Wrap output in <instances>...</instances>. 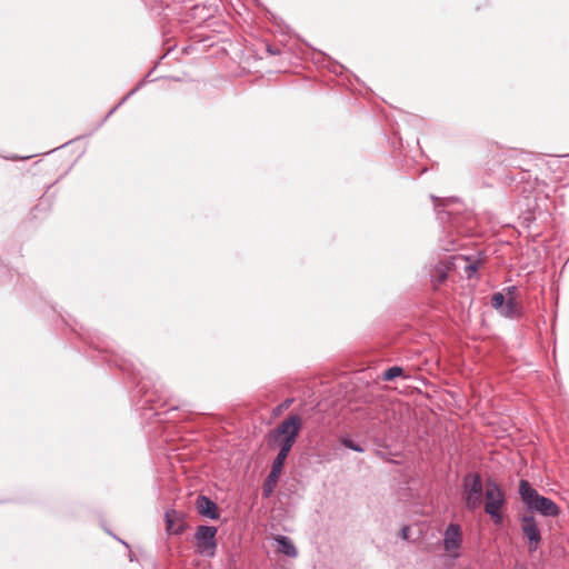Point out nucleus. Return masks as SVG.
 <instances>
[{"mask_svg":"<svg viewBox=\"0 0 569 569\" xmlns=\"http://www.w3.org/2000/svg\"><path fill=\"white\" fill-rule=\"evenodd\" d=\"M519 495L529 510L537 511L546 517H556L559 515V507L551 499L540 496L527 480L520 481Z\"/></svg>","mask_w":569,"mask_h":569,"instance_id":"obj_1","label":"nucleus"},{"mask_svg":"<svg viewBox=\"0 0 569 569\" xmlns=\"http://www.w3.org/2000/svg\"><path fill=\"white\" fill-rule=\"evenodd\" d=\"M505 503L506 497L500 486L493 480H488L485 489V511L495 525L500 526L503 522L501 510Z\"/></svg>","mask_w":569,"mask_h":569,"instance_id":"obj_2","label":"nucleus"},{"mask_svg":"<svg viewBox=\"0 0 569 569\" xmlns=\"http://www.w3.org/2000/svg\"><path fill=\"white\" fill-rule=\"evenodd\" d=\"M463 500L466 508L475 511L482 503L483 483L479 473H468L463 478Z\"/></svg>","mask_w":569,"mask_h":569,"instance_id":"obj_3","label":"nucleus"},{"mask_svg":"<svg viewBox=\"0 0 569 569\" xmlns=\"http://www.w3.org/2000/svg\"><path fill=\"white\" fill-rule=\"evenodd\" d=\"M218 529L213 526H199L194 533L196 550L200 556L212 558L216 555Z\"/></svg>","mask_w":569,"mask_h":569,"instance_id":"obj_4","label":"nucleus"},{"mask_svg":"<svg viewBox=\"0 0 569 569\" xmlns=\"http://www.w3.org/2000/svg\"><path fill=\"white\" fill-rule=\"evenodd\" d=\"M302 428V420L298 415H289L281 421L270 436L296 440Z\"/></svg>","mask_w":569,"mask_h":569,"instance_id":"obj_5","label":"nucleus"},{"mask_svg":"<svg viewBox=\"0 0 569 569\" xmlns=\"http://www.w3.org/2000/svg\"><path fill=\"white\" fill-rule=\"evenodd\" d=\"M521 530L528 540V549L535 552L541 541V532L533 516L525 515L521 517Z\"/></svg>","mask_w":569,"mask_h":569,"instance_id":"obj_6","label":"nucleus"},{"mask_svg":"<svg viewBox=\"0 0 569 569\" xmlns=\"http://www.w3.org/2000/svg\"><path fill=\"white\" fill-rule=\"evenodd\" d=\"M462 543V533L461 528L457 523H450L443 533V549L449 553L452 558H457L459 556V549Z\"/></svg>","mask_w":569,"mask_h":569,"instance_id":"obj_7","label":"nucleus"},{"mask_svg":"<svg viewBox=\"0 0 569 569\" xmlns=\"http://www.w3.org/2000/svg\"><path fill=\"white\" fill-rule=\"evenodd\" d=\"M196 508L200 516L217 520L219 518L218 506L209 497L200 495L196 501Z\"/></svg>","mask_w":569,"mask_h":569,"instance_id":"obj_8","label":"nucleus"},{"mask_svg":"<svg viewBox=\"0 0 569 569\" xmlns=\"http://www.w3.org/2000/svg\"><path fill=\"white\" fill-rule=\"evenodd\" d=\"M166 530L170 535H180L184 530L183 515L173 509L166 512Z\"/></svg>","mask_w":569,"mask_h":569,"instance_id":"obj_9","label":"nucleus"},{"mask_svg":"<svg viewBox=\"0 0 569 569\" xmlns=\"http://www.w3.org/2000/svg\"><path fill=\"white\" fill-rule=\"evenodd\" d=\"M516 291L517 288L513 286L507 288V300L500 309V313L507 318H515L520 315V307L515 298Z\"/></svg>","mask_w":569,"mask_h":569,"instance_id":"obj_10","label":"nucleus"},{"mask_svg":"<svg viewBox=\"0 0 569 569\" xmlns=\"http://www.w3.org/2000/svg\"><path fill=\"white\" fill-rule=\"evenodd\" d=\"M449 269L450 266L448 262H440L438 266L435 267L431 273V281L435 284V287H438L446 281Z\"/></svg>","mask_w":569,"mask_h":569,"instance_id":"obj_11","label":"nucleus"},{"mask_svg":"<svg viewBox=\"0 0 569 569\" xmlns=\"http://www.w3.org/2000/svg\"><path fill=\"white\" fill-rule=\"evenodd\" d=\"M276 540L279 545V551L281 553L291 558H296L298 556V550L290 538L286 536H279Z\"/></svg>","mask_w":569,"mask_h":569,"instance_id":"obj_12","label":"nucleus"},{"mask_svg":"<svg viewBox=\"0 0 569 569\" xmlns=\"http://www.w3.org/2000/svg\"><path fill=\"white\" fill-rule=\"evenodd\" d=\"M280 476H281V472L276 471V470H270V472L263 483V487H262L263 497L268 498L273 492Z\"/></svg>","mask_w":569,"mask_h":569,"instance_id":"obj_13","label":"nucleus"},{"mask_svg":"<svg viewBox=\"0 0 569 569\" xmlns=\"http://www.w3.org/2000/svg\"><path fill=\"white\" fill-rule=\"evenodd\" d=\"M296 440L287 439L284 437L279 438L274 436H270V445L277 446L279 448H292Z\"/></svg>","mask_w":569,"mask_h":569,"instance_id":"obj_14","label":"nucleus"},{"mask_svg":"<svg viewBox=\"0 0 569 569\" xmlns=\"http://www.w3.org/2000/svg\"><path fill=\"white\" fill-rule=\"evenodd\" d=\"M402 373H403V369L401 367H398V366L390 367L383 372V379L386 381H391L395 378L400 377Z\"/></svg>","mask_w":569,"mask_h":569,"instance_id":"obj_15","label":"nucleus"},{"mask_svg":"<svg viewBox=\"0 0 569 569\" xmlns=\"http://www.w3.org/2000/svg\"><path fill=\"white\" fill-rule=\"evenodd\" d=\"M506 300H507V299H506V297H505V295H503V293H501V292H496V293H493V295H492V297H491V306H492L495 309H497V310H499V311H500V309L503 307V305H505Z\"/></svg>","mask_w":569,"mask_h":569,"instance_id":"obj_16","label":"nucleus"},{"mask_svg":"<svg viewBox=\"0 0 569 569\" xmlns=\"http://www.w3.org/2000/svg\"><path fill=\"white\" fill-rule=\"evenodd\" d=\"M284 461H286V458L277 455V457L272 461L271 470H276V471L282 472V468H283Z\"/></svg>","mask_w":569,"mask_h":569,"instance_id":"obj_17","label":"nucleus"},{"mask_svg":"<svg viewBox=\"0 0 569 569\" xmlns=\"http://www.w3.org/2000/svg\"><path fill=\"white\" fill-rule=\"evenodd\" d=\"M342 445L353 451H357V452H362L363 451V448L360 447L359 445H357L356 442H353L351 439H342Z\"/></svg>","mask_w":569,"mask_h":569,"instance_id":"obj_18","label":"nucleus"},{"mask_svg":"<svg viewBox=\"0 0 569 569\" xmlns=\"http://www.w3.org/2000/svg\"><path fill=\"white\" fill-rule=\"evenodd\" d=\"M409 531H410L409 527H408V526H405V527L401 529V531H400V537H401L402 539L407 540V539H408V537H409Z\"/></svg>","mask_w":569,"mask_h":569,"instance_id":"obj_19","label":"nucleus"},{"mask_svg":"<svg viewBox=\"0 0 569 569\" xmlns=\"http://www.w3.org/2000/svg\"><path fill=\"white\" fill-rule=\"evenodd\" d=\"M290 450L291 448H279L278 455L287 459Z\"/></svg>","mask_w":569,"mask_h":569,"instance_id":"obj_20","label":"nucleus"},{"mask_svg":"<svg viewBox=\"0 0 569 569\" xmlns=\"http://www.w3.org/2000/svg\"><path fill=\"white\" fill-rule=\"evenodd\" d=\"M290 450L291 448H279L278 455L287 459Z\"/></svg>","mask_w":569,"mask_h":569,"instance_id":"obj_21","label":"nucleus"},{"mask_svg":"<svg viewBox=\"0 0 569 569\" xmlns=\"http://www.w3.org/2000/svg\"><path fill=\"white\" fill-rule=\"evenodd\" d=\"M476 266L475 264H469L467 267V270H468V277H471V273L476 271Z\"/></svg>","mask_w":569,"mask_h":569,"instance_id":"obj_22","label":"nucleus"}]
</instances>
